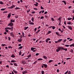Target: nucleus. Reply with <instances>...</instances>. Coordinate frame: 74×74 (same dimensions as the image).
Wrapping results in <instances>:
<instances>
[{
    "label": "nucleus",
    "mask_w": 74,
    "mask_h": 74,
    "mask_svg": "<svg viewBox=\"0 0 74 74\" xmlns=\"http://www.w3.org/2000/svg\"><path fill=\"white\" fill-rule=\"evenodd\" d=\"M59 47L60 50H64V51H67V48L64 49V48L62 46Z\"/></svg>",
    "instance_id": "f257e3e1"
},
{
    "label": "nucleus",
    "mask_w": 74,
    "mask_h": 74,
    "mask_svg": "<svg viewBox=\"0 0 74 74\" xmlns=\"http://www.w3.org/2000/svg\"><path fill=\"white\" fill-rule=\"evenodd\" d=\"M13 28H14L13 27H12L10 28V27H6L5 28V29H7V30H11L12 31H13Z\"/></svg>",
    "instance_id": "f03ea898"
},
{
    "label": "nucleus",
    "mask_w": 74,
    "mask_h": 74,
    "mask_svg": "<svg viewBox=\"0 0 74 74\" xmlns=\"http://www.w3.org/2000/svg\"><path fill=\"white\" fill-rule=\"evenodd\" d=\"M10 34L11 37H13V38H14L15 37V35H14V34L13 32H11Z\"/></svg>",
    "instance_id": "7ed1b4c3"
},
{
    "label": "nucleus",
    "mask_w": 74,
    "mask_h": 74,
    "mask_svg": "<svg viewBox=\"0 0 74 74\" xmlns=\"http://www.w3.org/2000/svg\"><path fill=\"white\" fill-rule=\"evenodd\" d=\"M14 25V24L10 22L8 25V26H10V27Z\"/></svg>",
    "instance_id": "20e7f679"
},
{
    "label": "nucleus",
    "mask_w": 74,
    "mask_h": 74,
    "mask_svg": "<svg viewBox=\"0 0 74 74\" xmlns=\"http://www.w3.org/2000/svg\"><path fill=\"white\" fill-rule=\"evenodd\" d=\"M60 50V47H57V49H56V51L57 52H59Z\"/></svg>",
    "instance_id": "39448f33"
},
{
    "label": "nucleus",
    "mask_w": 74,
    "mask_h": 74,
    "mask_svg": "<svg viewBox=\"0 0 74 74\" xmlns=\"http://www.w3.org/2000/svg\"><path fill=\"white\" fill-rule=\"evenodd\" d=\"M21 63L22 64H25L26 62H25V61L24 60H23L21 61Z\"/></svg>",
    "instance_id": "423d86ee"
},
{
    "label": "nucleus",
    "mask_w": 74,
    "mask_h": 74,
    "mask_svg": "<svg viewBox=\"0 0 74 74\" xmlns=\"http://www.w3.org/2000/svg\"><path fill=\"white\" fill-rule=\"evenodd\" d=\"M43 65L45 68H47L48 67V65L47 64H43Z\"/></svg>",
    "instance_id": "0eeeda50"
},
{
    "label": "nucleus",
    "mask_w": 74,
    "mask_h": 74,
    "mask_svg": "<svg viewBox=\"0 0 74 74\" xmlns=\"http://www.w3.org/2000/svg\"><path fill=\"white\" fill-rule=\"evenodd\" d=\"M51 40L50 39V38H47V39H46L45 40V41L46 42H48V41H49V40Z\"/></svg>",
    "instance_id": "6e6552de"
},
{
    "label": "nucleus",
    "mask_w": 74,
    "mask_h": 74,
    "mask_svg": "<svg viewBox=\"0 0 74 74\" xmlns=\"http://www.w3.org/2000/svg\"><path fill=\"white\" fill-rule=\"evenodd\" d=\"M15 5H13L11 7H8V8H11V9H12V8H15Z\"/></svg>",
    "instance_id": "1a4fd4ad"
},
{
    "label": "nucleus",
    "mask_w": 74,
    "mask_h": 74,
    "mask_svg": "<svg viewBox=\"0 0 74 74\" xmlns=\"http://www.w3.org/2000/svg\"><path fill=\"white\" fill-rule=\"evenodd\" d=\"M36 49V48L32 47L31 48V51H33L34 50V49Z\"/></svg>",
    "instance_id": "9d476101"
},
{
    "label": "nucleus",
    "mask_w": 74,
    "mask_h": 74,
    "mask_svg": "<svg viewBox=\"0 0 74 74\" xmlns=\"http://www.w3.org/2000/svg\"><path fill=\"white\" fill-rule=\"evenodd\" d=\"M22 39H19L17 41L18 42H22Z\"/></svg>",
    "instance_id": "9b49d317"
},
{
    "label": "nucleus",
    "mask_w": 74,
    "mask_h": 74,
    "mask_svg": "<svg viewBox=\"0 0 74 74\" xmlns=\"http://www.w3.org/2000/svg\"><path fill=\"white\" fill-rule=\"evenodd\" d=\"M61 18H62L60 17L58 19V21H59V23H61Z\"/></svg>",
    "instance_id": "f8f14e48"
},
{
    "label": "nucleus",
    "mask_w": 74,
    "mask_h": 74,
    "mask_svg": "<svg viewBox=\"0 0 74 74\" xmlns=\"http://www.w3.org/2000/svg\"><path fill=\"white\" fill-rule=\"evenodd\" d=\"M13 71L14 72V73L15 74H17V73H18V72H17V71L15 70H14V69H13Z\"/></svg>",
    "instance_id": "ddd939ff"
},
{
    "label": "nucleus",
    "mask_w": 74,
    "mask_h": 74,
    "mask_svg": "<svg viewBox=\"0 0 74 74\" xmlns=\"http://www.w3.org/2000/svg\"><path fill=\"white\" fill-rule=\"evenodd\" d=\"M11 57L12 58H15V56L14 55V54H12L11 56Z\"/></svg>",
    "instance_id": "4468645a"
},
{
    "label": "nucleus",
    "mask_w": 74,
    "mask_h": 74,
    "mask_svg": "<svg viewBox=\"0 0 74 74\" xmlns=\"http://www.w3.org/2000/svg\"><path fill=\"white\" fill-rule=\"evenodd\" d=\"M40 32V29H39L38 30V31L37 32H36V33H35V34H37V33H39V32Z\"/></svg>",
    "instance_id": "2eb2a0df"
},
{
    "label": "nucleus",
    "mask_w": 74,
    "mask_h": 74,
    "mask_svg": "<svg viewBox=\"0 0 74 74\" xmlns=\"http://www.w3.org/2000/svg\"><path fill=\"white\" fill-rule=\"evenodd\" d=\"M29 23V25H34V23L33 22L29 23Z\"/></svg>",
    "instance_id": "dca6fc26"
},
{
    "label": "nucleus",
    "mask_w": 74,
    "mask_h": 74,
    "mask_svg": "<svg viewBox=\"0 0 74 74\" xmlns=\"http://www.w3.org/2000/svg\"><path fill=\"white\" fill-rule=\"evenodd\" d=\"M12 23V22L14 23L15 22V19H11V20L10 21Z\"/></svg>",
    "instance_id": "f3484780"
},
{
    "label": "nucleus",
    "mask_w": 74,
    "mask_h": 74,
    "mask_svg": "<svg viewBox=\"0 0 74 74\" xmlns=\"http://www.w3.org/2000/svg\"><path fill=\"white\" fill-rule=\"evenodd\" d=\"M27 73V71H25L23 72V74H26V73Z\"/></svg>",
    "instance_id": "a211bd4d"
},
{
    "label": "nucleus",
    "mask_w": 74,
    "mask_h": 74,
    "mask_svg": "<svg viewBox=\"0 0 74 74\" xmlns=\"http://www.w3.org/2000/svg\"><path fill=\"white\" fill-rule=\"evenodd\" d=\"M13 64L15 66H18V64H16L15 62H14Z\"/></svg>",
    "instance_id": "6ab92c4d"
},
{
    "label": "nucleus",
    "mask_w": 74,
    "mask_h": 74,
    "mask_svg": "<svg viewBox=\"0 0 74 74\" xmlns=\"http://www.w3.org/2000/svg\"><path fill=\"white\" fill-rule=\"evenodd\" d=\"M68 27L69 28V29H70V30H73V28H72V27L69 26H68Z\"/></svg>",
    "instance_id": "aec40b11"
},
{
    "label": "nucleus",
    "mask_w": 74,
    "mask_h": 74,
    "mask_svg": "<svg viewBox=\"0 0 74 74\" xmlns=\"http://www.w3.org/2000/svg\"><path fill=\"white\" fill-rule=\"evenodd\" d=\"M43 58L47 60V57L46 56H43Z\"/></svg>",
    "instance_id": "412c9836"
},
{
    "label": "nucleus",
    "mask_w": 74,
    "mask_h": 74,
    "mask_svg": "<svg viewBox=\"0 0 74 74\" xmlns=\"http://www.w3.org/2000/svg\"><path fill=\"white\" fill-rule=\"evenodd\" d=\"M22 48H23V46H20L19 48H18L19 49H22Z\"/></svg>",
    "instance_id": "4be33fe9"
},
{
    "label": "nucleus",
    "mask_w": 74,
    "mask_h": 74,
    "mask_svg": "<svg viewBox=\"0 0 74 74\" xmlns=\"http://www.w3.org/2000/svg\"><path fill=\"white\" fill-rule=\"evenodd\" d=\"M31 56H32V55L31 54L27 56V57L28 58H31Z\"/></svg>",
    "instance_id": "5701e85b"
},
{
    "label": "nucleus",
    "mask_w": 74,
    "mask_h": 74,
    "mask_svg": "<svg viewBox=\"0 0 74 74\" xmlns=\"http://www.w3.org/2000/svg\"><path fill=\"white\" fill-rule=\"evenodd\" d=\"M28 28H29V27H25L24 28V30H27V29H28Z\"/></svg>",
    "instance_id": "b1692460"
},
{
    "label": "nucleus",
    "mask_w": 74,
    "mask_h": 74,
    "mask_svg": "<svg viewBox=\"0 0 74 74\" xmlns=\"http://www.w3.org/2000/svg\"><path fill=\"white\" fill-rule=\"evenodd\" d=\"M58 42H60L61 41H62V39H60L58 40Z\"/></svg>",
    "instance_id": "393cba45"
},
{
    "label": "nucleus",
    "mask_w": 74,
    "mask_h": 74,
    "mask_svg": "<svg viewBox=\"0 0 74 74\" xmlns=\"http://www.w3.org/2000/svg\"><path fill=\"white\" fill-rule=\"evenodd\" d=\"M70 47H74V43H73L72 44L70 45Z\"/></svg>",
    "instance_id": "a878e982"
},
{
    "label": "nucleus",
    "mask_w": 74,
    "mask_h": 74,
    "mask_svg": "<svg viewBox=\"0 0 74 74\" xmlns=\"http://www.w3.org/2000/svg\"><path fill=\"white\" fill-rule=\"evenodd\" d=\"M43 60V59L42 58H39L37 60L38 61H39V60Z\"/></svg>",
    "instance_id": "bb28decb"
},
{
    "label": "nucleus",
    "mask_w": 74,
    "mask_h": 74,
    "mask_svg": "<svg viewBox=\"0 0 74 74\" xmlns=\"http://www.w3.org/2000/svg\"><path fill=\"white\" fill-rule=\"evenodd\" d=\"M55 28H56V27H55V26H52V29H53V30H54Z\"/></svg>",
    "instance_id": "cd10ccee"
},
{
    "label": "nucleus",
    "mask_w": 74,
    "mask_h": 74,
    "mask_svg": "<svg viewBox=\"0 0 74 74\" xmlns=\"http://www.w3.org/2000/svg\"><path fill=\"white\" fill-rule=\"evenodd\" d=\"M67 19L68 20V21H70V20H71V19H72V18H68Z\"/></svg>",
    "instance_id": "c85d7f7f"
},
{
    "label": "nucleus",
    "mask_w": 74,
    "mask_h": 74,
    "mask_svg": "<svg viewBox=\"0 0 74 74\" xmlns=\"http://www.w3.org/2000/svg\"><path fill=\"white\" fill-rule=\"evenodd\" d=\"M10 17H11V14H9L8 16V18H10Z\"/></svg>",
    "instance_id": "c756f323"
},
{
    "label": "nucleus",
    "mask_w": 74,
    "mask_h": 74,
    "mask_svg": "<svg viewBox=\"0 0 74 74\" xmlns=\"http://www.w3.org/2000/svg\"><path fill=\"white\" fill-rule=\"evenodd\" d=\"M51 33V31H49L48 32V33H47V34H49L50 33Z\"/></svg>",
    "instance_id": "7c9ffc66"
},
{
    "label": "nucleus",
    "mask_w": 74,
    "mask_h": 74,
    "mask_svg": "<svg viewBox=\"0 0 74 74\" xmlns=\"http://www.w3.org/2000/svg\"><path fill=\"white\" fill-rule=\"evenodd\" d=\"M65 47H69L70 45H64Z\"/></svg>",
    "instance_id": "2f4dec72"
},
{
    "label": "nucleus",
    "mask_w": 74,
    "mask_h": 74,
    "mask_svg": "<svg viewBox=\"0 0 74 74\" xmlns=\"http://www.w3.org/2000/svg\"><path fill=\"white\" fill-rule=\"evenodd\" d=\"M34 17H32L31 19V21H32V22H34Z\"/></svg>",
    "instance_id": "473e14b6"
},
{
    "label": "nucleus",
    "mask_w": 74,
    "mask_h": 74,
    "mask_svg": "<svg viewBox=\"0 0 74 74\" xmlns=\"http://www.w3.org/2000/svg\"><path fill=\"white\" fill-rule=\"evenodd\" d=\"M56 34H57V35L58 36H59V34L58 32H56L55 33Z\"/></svg>",
    "instance_id": "72a5a7b5"
},
{
    "label": "nucleus",
    "mask_w": 74,
    "mask_h": 74,
    "mask_svg": "<svg viewBox=\"0 0 74 74\" xmlns=\"http://www.w3.org/2000/svg\"><path fill=\"white\" fill-rule=\"evenodd\" d=\"M16 62V61H14V60H12L11 61V63H13V62Z\"/></svg>",
    "instance_id": "f704fd0d"
},
{
    "label": "nucleus",
    "mask_w": 74,
    "mask_h": 74,
    "mask_svg": "<svg viewBox=\"0 0 74 74\" xmlns=\"http://www.w3.org/2000/svg\"><path fill=\"white\" fill-rule=\"evenodd\" d=\"M7 12H8L7 11H4V12H3V14H6V13H7Z\"/></svg>",
    "instance_id": "c9c22d12"
},
{
    "label": "nucleus",
    "mask_w": 74,
    "mask_h": 74,
    "mask_svg": "<svg viewBox=\"0 0 74 74\" xmlns=\"http://www.w3.org/2000/svg\"><path fill=\"white\" fill-rule=\"evenodd\" d=\"M37 61H35L33 63V64H36V63H37Z\"/></svg>",
    "instance_id": "e433bc0d"
},
{
    "label": "nucleus",
    "mask_w": 74,
    "mask_h": 74,
    "mask_svg": "<svg viewBox=\"0 0 74 74\" xmlns=\"http://www.w3.org/2000/svg\"><path fill=\"white\" fill-rule=\"evenodd\" d=\"M1 45L2 46H3V47H4V46H5V45L6 46H7V45H5V44H2Z\"/></svg>",
    "instance_id": "4c0bfd02"
},
{
    "label": "nucleus",
    "mask_w": 74,
    "mask_h": 74,
    "mask_svg": "<svg viewBox=\"0 0 74 74\" xmlns=\"http://www.w3.org/2000/svg\"><path fill=\"white\" fill-rule=\"evenodd\" d=\"M5 10V8H2L1 9V11H4Z\"/></svg>",
    "instance_id": "58836bf2"
},
{
    "label": "nucleus",
    "mask_w": 74,
    "mask_h": 74,
    "mask_svg": "<svg viewBox=\"0 0 74 74\" xmlns=\"http://www.w3.org/2000/svg\"><path fill=\"white\" fill-rule=\"evenodd\" d=\"M51 62H53V60H50L49 61V63H51Z\"/></svg>",
    "instance_id": "ea45409f"
},
{
    "label": "nucleus",
    "mask_w": 74,
    "mask_h": 74,
    "mask_svg": "<svg viewBox=\"0 0 74 74\" xmlns=\"http://www.w3.org/2000/svg\"><path fill=\"white\" fill-rule=\"evenodd\" d=\"M18 9H20V8H18V7H17L15 8V9L16 10H18Z\"/></svg>",
    "instance_id": "a19ab883"
},
{
    "label": "nucleus",
    "mask_w": 74,
    "mask_h": 74,
    "mask_svg": "<svg viewBox=\"0 0 74 74\" xmlns=\"http://www.w3.org/2000/svg\"><path fill=\"white\" fill-rule=\"evenodd\" d=\"M51 20L52 21H55V20H54V19H53V18L52 17L51 18Z\"/></svg>",
    "instance_id": "79ce46f5"
},
{
    "label": "nucleus",
    "mask_w": 74,
    "mask_h": 74,
    "mask_svg": "<svg viewBox=\"0 0 74 74\" xmlns=\"http://www.w3.org/2000/svg\"><path fill=\"white\" fill-rule=\"evenodd\" d=\"M15 18H18V15H16L15 16Z\"/></svg>",
    "instance_id": "37998d69"
},
{
    "label": "nucleus",
    "mask_w": 74,
    "mask_h": 74,
    "mask_svg": "<svg viewBox=\"0 0 74 74\" xmlns=\"http://www.w3.org/2000/svg\"><path fill=\"white\" fill-rule=\"evenodd\" d=\"M66 41H67V40L66 39H65L63 41L64 43H65L66 42Z\"/></svg>",
    "instance_id": "c03bdc74"
},
{
    "label": "nucleus",
    "mask_w": 74,
    "mask_h": 74,
    "mask_svg": "<svg viewBox=\"0 0 74 74\" xmlns=\"http://www.w3.org/2000/svg\"><path fill=\"white\" fill-rule=\"evenodd\" d=\"M71 22L69 21L67 23V24H68V25H71Z\"/></svg>",
    "instance_id": "a18cd8bd"
},
{
    "label": "nucleus",
    "mask_w": 74,
    "mask_h": 74,
    "mask_svg": "<svg viewBox=\"0 0 74 74\" xmlns=\"http://www.w3.org/2000/svg\"><path fill=\"white\" fill-rule=\"evenodd\" d=\"M62 2H63L64 4H65V5H66V1H63Z\"/></svg>",
    "instance_id": "49530a36"
},
{
    "label": "nucleus",
    "mask_w": 74,
    "mask_h": 74,
    "mask_svg": "<svg viewBox=\"0 0 74 74\" xmlns=\"http://www.w3.org/2000/svg\"><path fill=\"white\" fill-rule=\"evenodd\" d=\"M70 52H71V53H73V49H71V50Z\"/></svg>",
    "instance_id": "de8ad7c7"
},
{
    "label": "nucleus",
    "mask_w": 74,
    "mask_h": 74,
    "mask_svg": "<svg viewBox=\"0 0 74 74\" xmlns=\"http://www.w3.org/2000/svg\"><path fill=\"white\" fill-rule=\"evenodd\" d=\"M41 74H44V71H41Z\"/></svg>",
    "instance_id": "09e8293b"
},
{
    "label": "nucleus",
    "mask_w": 74,
    "mask_h": 74,
    "mask_svg": "<svg viewBox=\"0 0 74 74\" xmlns=\"http://www.w3.org/2000/svg\"><path fill=\"white\" fill-rule=\"evenodd\" d=\"M68 74H71V72H70L69 71L68 72Z\"/></svg>",
    "instance_id": "8fccbe9b"
},
{
    "label": "nucleus",
    "mask_w": 74,
    "mask_h": 74,
    "mask_svg": "<svg viewBox=\"0 0 74 74\" xmlns=\"http://www.w3.org/2000/svg\"><path fill=\"white\" fill-rule=\"evenodd\" d=\"M5 30L6 32L7 33H8V30H7V29H5Z\"/></svg>",
    "instance_id": "3c124183"
},
{
    "label": "nucleus",
    "mask_w": 74,
    "mask_h": 74,
    "mask_svg": "<svg viewBox=\"0 0 74 74\" xmlns=\"http://www.w3.org/2000/svg\"><path fill=\"white\" fill-rule=\"evenodd\" d=\"M68 71H69V70H67L65 73H64V74H67L68 73Z\"/></svg>",
    "instance_id": "603ef678"
},
{
    "label": "nucleus",
    "mask_w": 74,
    "mask_h": 74,
    "mask_svg": "<svg viewBox=\"0 0 74 74\" xmlns=\"http://www.w3.org/2000/svg\"><path fill=\"white\" fill-rule=\"evenodd\" d=\"M0 4H3V2L1 1H0Z\"/></svg>",
    "instance_id": "864d4df0"
},
{
    "label": "nucleus",
    "mask_w": 74,
    "mask_h": 74,
    "mask_svg": "<svg viewBox=\"0 0 74 74\" xmlns=\"http://www.w3.org/2000/svg\"><path fill=\"white\" fill-rule=\"evenodd\" d=\"M8 40L9 41H10V40H11V38H10V37H8Z\"/></svg>",
    "instance_id": "5fc2aeb1"
},
{
    "label": "nucleus",
    "mask_w": 74,
    "mask_h": 74,
    "mask_svg": "<svg viewBox=\"0 0 74 74\" xmlns=\"http://www.w3.org/2000/svg\"><path fill=\"white\" fill-rule=\"evenodd\" d=\"M21 51H20L19 53V55L21 56Z\"/></svg>",
    "instance_id": "6e6d98bb"
},
{
    "label": "nucleus",
    "mask_w": 74,
    "mask_h": 74,
    "mask_svg": "<svg viewBox=\"0 0 74 74\" xmlns=\"http://www.w3.org/2000/svg\"><path fill=\"white\" fill-rule=\"evenodd\" d=\"M30 9H29L28 10H27V13H29V12H30Z\"/></svg>",
    "instance_id": "4d7b16f0"
},
{
    "label": "nucleus",
    "mask_w": 74,
    "mask_h": 74,
    "mask_svg": "<svg viewBox=\"0 0 74 74\" xmlns=\"http://www.w3.org/2000/svg\"><path fill=\"white\" fill-rule=\"evenodd\" d=\"M22 34L23 36V37H24V36L25 35V34L24 33V32H23L22 33Z\"/></svg>",
    "instance_id": "13d9d810"
},
{
    "label": "nucleus",
    "mask_w": 74,
    "mask_h": 74,
    "mask_svg": "<svg viewBox=\"0 0 74 74\" xmlns=\"http://www.w3.org/2000/svg\"><path fill=\"white\" fill-rule=\"evenodd\" d=\"M39 55V53H36V56H38Z\"/></svg>",
    "instance_id": "bf43d9fd"
},
{
    "label": "nucleus",
    "mask_w": 74,
    "mask_h": 74,
    "mask_svg": "<svg viewBox=\"0 0 74 74\" xmlns=\"http://www.w3.org/2000/svg\"><path fill=\"white\" fill-rule=\"evenodd\" d=\"M20 39H22V35H21L20 36Z\"/></svg>",
    "instance_id": "052dcab7"
},
{
    "label": "nucleus",
    "mask_w": 74,
    "mask_h": 74,
    "mask_svg": "<svg viewBox=\"0 0 74 74\" xmlns=\"http://www.w3.org/2000/svg\"><path fill=\"white\" fill-rule=\"evenodd\" d=\"M41 10H43L44 9V8L42 7V6H41Z\"/></svg>",
    "instance_id": "680f3d73"
},
{
    "label": "nucleus",
    "mask_w": 74,
    "mask_h": 74,
    "mask_svg": "<svg viewBox=\"0 0 74 74\" xmlns=\"http://www.w3.org/2000/svg\"><path fill=\"white\" fill-rule=\"evenodd\" d=\"M34 5H35V6H38V4H34Z\"/></svg>",
    "instance_id": "e2e57ef3"
},
{
    "label": "nucleus",
    "mask_w": 74,
    "mask_h": 74,
    "mask_svg": "<svg viewBox=\"0 0 74 74\" xmlns=\"http://www.w3.org/2000/svg\"><path fill=\"white\" fill-rule=\"evenodd\" d=\"M36 51H37L36 50H34L32 52H36Z\"/></svg>",
    "instance_id": "0e129e2a"
},
{
    "label": "nucleus",
    "mask_w": 74,
    "mask_h": 74,
    "mask_svg": "<svg viewBox=\"0 0 74 74\" xmlns=\"http://www.w3.org/2000/svg\"><path fill=\"white\" fill-rule=\"evenodd\" d=\"M71 58H67L66 59V60H69V59H70Z\"/></svg>",
    "instance_id": "69168bd1"
},
{
    "label": "nucleus",
    "mask_w": 74,
    "mask_h": 74,
    "mask_svg": "<svg viewBox=\"0 0 74 74\" xmlns=\"http://www.w3.org/2000/svg\"><path fill=\"white\" fill-rule=\"evenodd\" d=\"M35 12L33 11V12H32V14H35Z\"/></svg>",
    "instance_id": "338daca9"
},
{
    "label": "nucleus",
    "mask_w": 74,
    "mask_h": 74,
    "mask_svg": "<svg viewBox=\"0 0 74 74\" xmlns=\"http://www.w3.org/2000/svg\"><path fill=\"white\" fill-rule=\"evenodd\" d=\"M72 17H73V18L72 19V20L73 21V20H74V16H73Z\"/></svg>",
    "instance_id": "774afa93"
}]
</instances>
